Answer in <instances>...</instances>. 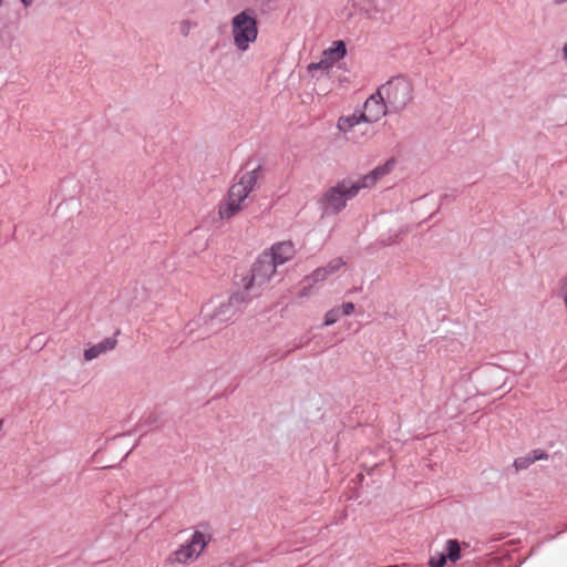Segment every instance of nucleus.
<instances>
[{"mask_svg": "<svg viewBox=\"0 0 567 567\" xmlns=\"http://www.w3.org/2000/svg\"><path fill=\"white\" fill-rule=\"evenodd\" d=\"M259 178L257 169L246 172L228 192V196L218 207V215L221 219H230L245 207V200L254 190Z\"/></svg>", "mask_w": 567, "mask_h": 567, "instance_id": "1", "label": "nucleus"}, {"mask_svg": "<svg viewBox=\"0 0 567 567\" xmlns=\"http://www.w3.org/2000/svg\"><path fill=\"white\" fill-rule=\"evenodd\" d=\"M359 187L351 179H342L329 187L319 199L322 215H337L347 206V200L355 197Z\"/></svg>", "mask_w": 567, "mask_h": 567, "instance_id": "2", "label": "nucleus"}, {"mask_svg": "<svg viewBox=\"0 0 567 567\" xmlns=\"http://www.w3.org/2000/svg\"><path fill=\"white\" fill-rule=\"evenodd\" d=\"M378 91L391 112H401L413 100V85L403 76L393 78Z\"/></svg>", "mask_w": 567, "mask_h": 567, "instance_id": "3", "label": "nucleus"}, {"mask_svg": "<svg viewBox=\"0 0 567 567\" xmlns=\"http://www.w3.org/2000/svg\"><path fill=\"white\" fill-rule=\"evenodd\" d=\"M210 535L195 530L190 538L172 551L166 561L171 565H189L198 559L208 543Z\"/></svg>", "mask_w": 567, "mask_h": 567, "instance_id": "4", "label": "nucleus"}, {"mask_svg": "<svg viewBox=\"0 0 567 567\" xmlns=\"http://www.w3.org/2000/svg\"><path fill=\"white\" fill-rule=\"evenodd\" d=\"M231 33L235 45L246 51L258 35L256 19L247 11L236 14L231 21Z\"/></svg>", "mask_w": 567, "mask_h": 567, "instance_id": "5", "label": "nucleus"}, {"mask_svg": "<svg viewBox=\"0 0 567 567\" xmlns=\"http://www.w3.org/2000/svg\"><path fill=\"white\" fill-rule=\"evenodd\" d=\"M337 128L346 140L353 143L371 138L374 134L371 124H365L363 118H359L358 112L341 115L337 121Z\"/></svg>", "mask_w": 567, "mask_h": 567, "instance_id": "6", "label": "nucleus"}, {"mask_svg": "<svg viewBox=\"0 0 567 567\" xmlns=\"http://www.w3.org/2000/svg\"><path fill=\"white\" fill-rule=\"evenodd\" d=\"M276 271L277 266L271 260V257L262 252L252 265L250 277L245 282L244 288L250 290L266 287L276 275Z\"/></svg>", "mask_w": 567, "mask_h": 567, "instance_id": "7", "label": "nucleus"}, {"mask_svg": "<svg viewBox=\"0 0 567 567\" xmlns=\"http://www.w3.org/2000/svg\"><path fill=\"white\" fill-rule=\"evenodd\" d=\"M389 107L384 102L379 91L370 95L364 104L362 111L358 112L359 118H363L365 124H373L379 122L386 115Z\"/></svg>", "mask_w": 567, "mask_h": 567, "instance_id": "8", "label": "nucleus"}, {"mask_svg": "<svg viewBox=\"0 0 567 567\" xmlns=\"http://www.w3.org/2000/svg\"><path fill=\"white\" fill-rule=\"evenodd\" d=\"M347 53L346 45L342 41H334L332 45L324 50L319 62L308 65L309 72L321 71L328 73L336 62L344 58Z\"/></svg>", "mask_w": 567, "mask_h": 567, "instance_id": "9", "label": "nucleus"}, {"mask_svg": "<svg viewBox=\"0 0 567 567\" xmlns=\"http://www.w3.org/2000/svg\"><path fill=\"white\" fill-rule=\"evenodd\" d=\"M395 166V158H389L384 164L373 168L368 174L360 177L355 181V185L359 187V190L364 188H371L377 185V183L382 179L385 175L390 174Z\"/></svg>", "mask_w": 567, "mask_h": 567, "instance_id": "10", "label": "nucleus"}, {"mask_svg": "<svg viewBox=\"0 0 567 567\" xmlns=\"http://www.w3.org/2000/svg\"><path fill=\"white\" fill-rule=\"evenodd\" d=\"M264 254L271 257V260L278 267L293 258L296 255V248L290 240L280 241L275 244L270 251H265Z\"/></svg>", "mask_w": 567, "mask_h": 567, "instance_id": "11", "label": "nucleus"}, {"mask_svg": "<svg viewBox=\"0 0 567 567\" xmlns=\"http://www.w3.org/2000/svg\"><path fill=\"white\" fill-rule=\"evenodd\" d=\"M117 346L116 337L105 338L103 341L86 348L83 352L85 361H92L101 354L112 351Z\"/></svg>", "mask_w": 567, "mask_h": 567, "instance_id": "12", "label": "nucleus"}, {"mask_svg": "<svg viewBox=\"0 0 567 567\" xmlns=\"http://www.w3.org/2000/svg\"><path fill=\"white\" fill-rule=\"evenodd\" d=\"M346 265V261L342 258H334L328 262L327 266L317 268L311 275L310 279L313 282H319L326 280L329 276L336 274L339 271L343 266Z\"/></svg>", "mask_w": 567, "mask_h": 567, "instance_id": "13", "label": "nucleus"}, {"mask_svg": "<svg viewBox=\"0 0 567 567\" xmlns=\"http://www.w3.org/2000/svg\"><path fill=\"white\" fill-rule=\"evenodd\" d=\"M447 554L445 555L452 561H456L461 557V548L455 539H450L446 544Z\"/></svg>", "mask_w": 567, "mask_h": 567, "instance_id": "14", "label": "nucleus"}, {"mask_svg": "<svg viewBox=\"0 0 567 567\" xmlns=\"http://www.w3.org/2000/svg\"><path fill=\"white\" fill-rule=\"evenodd\" d=\"M340 317H341L340 308H338V307L332 308L326 312L323 323H324V326H331V324L336 323L340 319Z\"/></svg>", "mask_w": 567, "mask_h": 567, "instance_id": "15", "label": "nucleus"}, {"mask_svg": "<svg viewBox=\"0 0 567 567\" xmlns=\"http://www.w3.org/2000/svg\"><path fill=\"white\" fill-rule=\"evenodd\" d=\"M194 27H195V23H193L192 21L182 20L178 24V30L183 37H187Z\"/></svg>", "mask_w": 567, "mask_h": 567, "instance_id": "16", "label": "nucleus"}, {"mask_svg": "<svg viewBox=\"0 0 567 567\" xmlns=\"http://www.w3.org/2000/svg\"><path fill=\"white\" fill-rule=\"evenodd\" d=\"M446 563V556L445 554H437L431 557L430 559V566L431 567H443Z\"/></svg>", "mask_w": 567, "mask_h": 567, "instance_id": "17", "label": "nucleus"}, {"mask_svg": "<svg viewBox=\"0 0 567 567\" xmlns=\"http://www.w3.org/2000/svg\"><path fill=\"white\" fill-rule=\"evenodd\" d=\"M530 464H533V460L530 457H519L515 460L514 466L517 471L527 468Z\"/></svg>", "mask_w": 567, "mask_h": 567, "instance_id": "18", "label": "nucleus"}, {"mask_svg": "<svg viewBox=\"0 0 567 567\" xmlns=\"http://www.w3.org/2000/svg\"><path fill=\"white\" fill-rule=\"evenodd\" d=\"M339 308L341 316H350L354 311V303L346 302Z\"/></svg>", "mask_w": 567, "mask_h": 567, "instance_id": "19", "label": "nucleus"}, {"mask_svg": "<svg viewBox=\"0 0 567 567\" xmlns=\"http://www.w3.org/2000/svg\"><path fill=\"white\" fill-rule=\"evenodd\" d=\"M543 458H547V454H545L544 452H542L539 450L534 451L533 457H530V460H533V463L535 461L543 460Z\"/></svg>", "mask_w": 567, "mask_h": 567, "instance_id": "20", "label": "nucleus"}, {"mask_svg": "<svg viewBox=\"0 0 567 567\" xmlns=\"http://www.w3.org/2000/svg\"><path fill=\"white\" fill-rule=\"evenodd\" d=\"M553 3L555 6L560 7V6L565 4V3H567V0H553Z\"/></svg>", "mask_w": 567, "mask_h": 567, "instance_id": "21", "label": "nucleus"}, {"mask_svg": "<svg viewBox=\"0 0 567 567\" xmlns=\"http://www.w3.org/2000/svg\"><path fill=\"white\" fill-rule=\"evenodd\" d=\"M563 59L567 61V42L563 47Z\"/></svg>", "mask_w": 567, "mask_h": 567, "instance_id": "22", "label": "nucleus"}, {"mask_svg": "<svg viewBox=\"0 0 567 567\" xmlns=\"http://www.w3.org/2000/svg\"><path fill=\"white\" fill-rule=\"evenodd\" d=\"M24 7H30L34 0H20Z\"/></svg>", "mask_w": 567, "mask_h": 567, "instance_id": "23", "label": "nucleus"}, {"mask_svg": "<svg viewBox=\"0 0 567 567\" xmlns=\"http://www.w3.org/2000/svg\"><path fill=\"white\" fill-rule=\"evenodd\" d=\"M237 299H238L237 297L233 296V297L229 298L228 303L230 305V303H233Z\"/></svg>", "mask_w": 567, "mask_h": 567, "instance_id": "24", "label": "nucleus"}, {"mask_svg": "<svg viewBox=\"0 0 567 567\" xmlns=\"http://www.w3.org/2000/svg\"><path fill=\"white\" fill-rule=\"evenodd\" d=\"M2 426H3V421L0 420V431L2 430Z\"/></svg>", "mask_w": 567, "mask_h": 567, "instance_id": "25", "label": "nucleus"}]
</instances>
